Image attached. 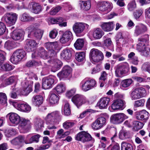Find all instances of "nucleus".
I'll use <instances>...</instances> for the list:
<instances>
[{"label": "nucleus", "instance_id": "nucleus-31", "mask_svg": "<svg viewBox=\"0 0 150 150\" xmlns=\"http://www.w3.org/2000/svg\"><path fill=\"white\" fill-rule=\"evenodd\" d=\"M26 141L25 137L22 135H19L11 140L10 141L11 144L14 145H19L21 143Z\"/></svg>", "mask_w": 150, "mask_h": 150}, {"label": "nucleus", "instance_id": "nucleus-60", "mask_svg": "<svg viewBox=\"0 0 150 150\" xmlns=\"http://www.w3.org/2000/svg\"><path fill=\"white\" fill-rule=\"evenodd\" d=\"M6 133L7 136L9 137L15 135L16 134L17 132L15 129L12 128L8 129Z\"/></svg>", "mask_w": 150, "mask_h": 150}, {"label": "nucleus", "instance_id": "nucleus-21", "mask_svg": "<svg viewBox=\"0 0 150 150\" xmlns=\"http://www.w3.org/2000/svg\"><path fill=\"white\" fill-rule=\"evenodd\" d=\"M61 117L60 113L57 111H56L48 114L46 117V120L48 122H54L55 120H59Z\"/></svg>", "mask_w": 150, "mask_h": 150}, {"label": "nucleus", "instance_id": "nucleus-47", "mask_svg": "<svg viewBox=\"0 0 150 150\" xmlns=\"http://www.w3.org/2000/svg\"><path fill=\"white\" fill-rule=\"evenodd\" d=\"M140 98L145 97L147 95L146 91L145 88L140 87L136 88Z\"/></svg>", "mask_w": 150, "mask_h": 150}, {"label": "nucleus", "instance_id": "nucleus-8", "mask_svg": "<svg viewBox=\"0 0 150 150\" xmlns=\"http://www.w3.org/2000/svg\"><path fill=\"white\" fill-rule=\"evenodd\" d=\"M128 117L123 113H119L113 114L110 117L111 122L115 124H119L122 122Z\"/></svg>", "mask_w": 150, "mask_h": 150}, {"label": "nucleus", "instance_id": "nucleus-3", "mask_svg": "<svg viewBox=\"0 0 150 150\" xmlns=\"http://www.w3.org/2000/svg\"><path fill=\"white\" fill-rule=\"evenodd\" d=\"M45 46L48 50V53L52 57H55L60 49L59 43L57 42L46 43Z\"/></svg>", "mask_w": 150, "mask_h": 150}, {"label": "nucleus", "instance_id": "nucleus-23", "mask_svg": "<svg viewBox=\"0 0 150 150\" xmlns=\"http://www.w3.org/2000/svg\"><path fill=\"white\" fill-rule=\"evenodd\" d=\"M10 122L15 125H17L20 121L21 117L17 114L15 113H10L7 114Z\"/></svg>", "mask_w": 150, "mask_h": 150}, {"label": "nucleus", "instance_id": "nucleus-25", "mask_svg": "<svg viewBox=\"0 0 150 150\" xmlns=\"http://www.w3.org/2000/svg\"><path fill=\"white\" fill-rule=\"evenodd\" d=\"M29 122L28 120L23 118H21L18 124L19 129L20 130H24L25 132L28 131L29 128Z\"/></svg>", "mask_w": 150, "mask_h": 150}, {"label": "nucleus", "instance_id": "nucleus-7", "mask_svg": "<svg viewBox=\"0 0 150 150\" xmlns=\"http://www.w3.org/2000/svg\"><path fill=\"white\" fill-rule=\"evenodd\" d=\"M17 15L13 13H6L2 17V20L5 21L8 25H14L17 19Z\"/></svg>", "mask_w": 150, "mask_h": 150}, {"label": "nucleus", "instance_id": "nucleus-43", "mask_svg": "<svg viewBox=\"0 0 150 150\" xmlns=\"http://www.w3.org/2000/svg\"><path fill=\"white\" fill-rule=\"evenodd\" d=\"M80 85L82 90L84 91H87L91 89L86 81V79L81 81Z\"/></svg>", "mask_w": 150, "mask_h": 150}, {"label": "nucleus", "instance_id": "nucleus-37", "mask_svg": "<svg viewBox=\"0 0 150 150\" xmlns=\"http://www.w3.org/2000/svg\"><path fill=\"white\" fill-rule=\"evenodd\" d=\"M23 34L22 31L19 30H15L13 31L11 35V38L15 40H19L22 37Z\"/></svg>", "mask_w": 150, "mask_h": 150}, {"label": "nucleus", "instance_id": "nucleus-42", "mask_svg": "<svg viewBox=\"0 0 150 150\" xmlns=\"http://www.w3.org/2000/svg\"><path fill=\"white\" fill-rule=\"evenodd\" d=\"M84 45V40L83 39H78L74 43V45L76 50H80L83 47Z\"/></svg>", "mask_w": 150, "mask_h": 150}, {"label": "nucleus", "instance_id": "nucleus-56", "mask_svg": "<svg viewBox=\"0 0 150 150\" xmlns=\"http://www.w3.org/2000/svg\"><path fill=\"white\" fill-rule=\"evenodd\" d=\"M145 101V99H143L136 100L135 101L134 106L136 107L143 106Z\"/></svg>", "mask_w": 150, "mask_h": 150}, {"label": "nucleus", "instance_id": "nucleus-57", "mask_svg": "<svg viewBox=\"0 0 150 150\" xmlns=\"http://www.w3.org/2000/svg\"><path fill=\"white\" fill-rule=\"evenodd\" d=\"M6 100L7 97L6 94L4 93H0V104L6 103Z\"/></svg>", "mask_w": 150, "mask_h": 150}, {"label": "nucleus", "instance_id": "nucleus-58", "mask_svg": "<svg viewBox=\"0 0 150 150\" xmlns=\"http://www.w3.org/2000/svg\"><path fill=\"white\" fill-rule=\"evenodd\" d=\"M64 110V114L65 115L67 116L70 114L71 111L69 103H67L65 104Z\"/></svg>", "mask_w": 150, "mask_h": 150}, {"label": "nucleus", "instance_id": "nucleus-50", "mask_svg": "<svg viewBox=\"0 0 150 150\" xmlns=\"http://www.w3.org/2000/svg\"><path fill=\"white\" fill-rule=\"evenodd\" d=\"M130 97L132 100H137L140 98L136 88L131 93Z\"/></svg>", "mask_w": 150, "mask_h": 150}, {"label": "nucleus", "instance_id": "nucleus-35", "mask_svg": "<svg viewBox=\"0 0 150 150\" xmlns=\"http://www.w3.org/2000/svg\"><path fill=\"white\" fill-rule=\"evenodd\" d=\"M49 103L52 105L57 103L59 100V98L57 95L55 93L54 91H51L50 93Z\"/></svg>", "mask_w": 150, "mask_h": 150}, {"label": "nucleus", "instance_id": "nucleus-28", "mask_svg": "<svg viewBox=\"0 0 150 150\" xmlns=\"http://www.w3.org/2000/svg\"><path fill=\"white\" fill-rule=\"evenodd\" d=\"M115 25L113 22H110L103 23L100 25V27L104 31L109 32L113 30Z\"/></svg>", "mask_w": 150, "mask_h": 150}, {"label": "nucleus", "instance_id": "nucleus-5", "mask_svg": "<svg viewBox=\"0 0 150 150\" xmlns=\"http://www.w3.org/2000/svg\"><path fill=\"white\" fill-rule=\"evenodd\" d=\"M72 102L78 108L83 104L89 103V100L83 95L76 94L72 98Z\"/></svg>", "mask_w": 150, "mask_h": 150}, {"label": "nucleus", "instance_id": "nucleus-17", "mask_svg": "<svg viewBox=\"0 0 150 150\" xmlns=\"http://www.w3.org/2000/svg\"><path fill=\"white\" fill-rule=\"evenodd\" d=\"M55 77L50 76L43 80L42 87L45 89H48L52 87L54 82Z\"/></svg>", "mask_w": 150, "mask_h": 150}, {"label": "nucleus", "instance_id": "nucleus-61", "mask_svg": "<svg viewBox=\"0 0 150 150\" xmlns=\"http://www.w3.org/2000/svg\"><path fill=\"white\" fill-rule=\"evenodd\" d=\"M86 81L91 89L96 86V81L94 79H86Z\"/></svg>", "mask_w": 150, "mask_h": 150}, {"label": "nucleus", "instance_id": "nucleus-2", "mask_svg": "<svg viewBox=\"0 0 150 150\" xmlns=\"http://www.w3.org/2000/svg\"><path fill=\"white\" fill-rule=\"evenodd\" d=\"M129 69L127 64L117 65L115 68V74L117 77L122 78L127 75Z\"/></svg>", "mask_w": 150, "mask_h": 150}, {"label": "nucleus", "instance_id": "nucleus-24", "mask_svg": "<svg viewBox=\"0 0 150 150\" xmlns=\"http://www.w3.org/2000/svg\"><path fill=\"white\" fill-rule=\"evenodd\" d=\"M110 101V99L107 97L101 98L98 101L97 105L100 109L106 108Z\"/></svg>", "mask_w": 150, "mask_h": 150}, {"label": "nucleus", "instance_id": "nucleus-30", "mask_svg": "<svg viewBox=\"0 0 150 150\" xmlns=\"http://www.w3.org/2000/svg\"><path fill=\"white\" fill-rule=\"evenodd\" d=\"M17 109L20 111L28 112L30 111L31 107L28 104L20 103L17 104Z\"/></svg>", "mask_w": 150, "mask_h": 150}, {"label": "nucleus", "instance_id": "nucleus-44", "mask_svg": "<svg viewBox=\"0 0 150 150\" xmlns=\"http://www.w3.org/2000/svg\"><path fill=\"white\" fill-rule=\"evenodd\" d=\"M75 56L76 60L79 62H83L85 60V54L84 52L76 53Z\"/></svg>", "mask_w": 150, "mask_h": 150}, {"label": "nucleus", "instance_id": "nucleus-1", "mask_svg": "<svg viewBox=\"0 0 150 150\" xmlns=\"http://www.w3.org/2000/svg\"><path fill=\"white\" fill-rule=\"evenodd\" d=\"M149 39V35H145L139 39V42L137 45V49L141 55L146 57L150 56V49L148 47L146 46L148 44Z\"/></svg>", "mask_w": 150, "mask_h": 150}, {"label": "nucleus", "instance_id": "nucleus-12", "mask_svg": "<svg viewBox=\"0 0 150 150\" xmlns=\"http://www.w3.org/2000/svg\"><path fill=\"white\" fill-rule=\"evenodd\" d=\"M112 4L109 2L103 1L98 4V9L101 11L107 13L109 12L112 8Z\"/></svg>", "mask_w": 150, "mask_h": 150}, {"label": "nucleus", "instance_id": "nucleus-27", "mask_svg": "<svg viewBox=\"0 0 150 150\" xmlns=\"http://www.w3.org/2000/svg\"><path fill=\"white\" fill-rule=\"evenodd\" d=\"M51 22L53 24H58L61 27H66L67 26V23L65 21V19L62 17H59L51 19Z\"/></svg>", "mask_w": 150, "mask_h": 150}, {"label": "nucleus", "instance_id": "nucleus-48", "mask_svg": "<svg viewBox=\"0 0 150 150\" xmlns=\"http://www.w3.org/2000/svg\"><path fill=\"white\" fill-rule=\"evenodd\" d=\"M122 150H133L132 145L126 142H122L121 144Z\"/></svg>", "mask_w": 150, "mask_h": 150}, {"label": "nucleus", "instance_id": "nucleus-63", "mask_svg": "<svg viewBox=\"0 0 150 150\" xmlns=\"http://www.w3.org/2000/svg\"><path fill=\"white\" fill-rule=\"evenodd\" d=\"M134 128L137 130L142 129L144 126V124L141 122L138 121H135L134 122Z\"/></svg>", "mask_w": 150, "mask_h": 150}, {"label": "nucleus", "instance_id": "nucleus-49", "mask_svg": "<svg viewBox=\"0 0 150 150\" xmlns=\"http://www.w3.org/2000/svg\"><path fill=\"white\" fill-rule=\"evenodd\" d=\"M128 133L127 131L121 130L119 133V138L122 140L128 138Z\"/></svg>", "mask_w": 150, "mask_h": 150}, {"label": "nucleus", "instance_id": "nucleus-59", "mask_svg": "<svg viewBox=\"0 0 150 150\" xmlns=\"http://www.w3.org/2000/svg\"><path fill=\"white\" fill-rule=\"evenodd\" d=\"M132 82V79H128L124 80L122 82V85L124 87H127L129 86Z\"/></svg>", "mask_w": 150, "mask_h": 150}, {"label": "nucleus", "instance_id": "nucleus-36", "mask_svg": "<svg viewBox=\"0 0 150 150\" xmlns=\"http://www.w3.org/2000/svg\"><path fill=\"white\" fill-rule=\"evenodd\" d=\"M147 30L146 27L142 24H139L136 27L135 34L138 36L145 32Z\"/></svg>", "mask_w": 150, "mask_h": 150}, {"label": "nucleus", "instance_id": "nucleus-32", "mask_svg": "<svg viewBox=\"0 0 150 150\" xmlns=\"http://www.w3.org/2000/svg\"><path fill=\"white\" fill-rule=\"evenodd\" d=\"M79 4L81 10L84 11H88L91 8V1L89 0L87 1H80Z\"/></svg>", "mask_w": 150, "mask_h": 150}, {"label": "nucleus", "instance_id": "nucleus-19", "mask_svg": "<svg viewBox=\"0 0 150 150\" xmlns=\"http://www.w3.org/2000/svg\"><path fill=\"white\" fill-rule=\"evenodd\" d=\"M149 113L145 110L136 112V118L139 120H143L146 122L149 118Z\"/></svg>", "mask_w": 150, "mask_h": 150}, {"label": "nucleus", "instance_id": "nucleus-41", "mask_svg": "<svg viewBox=\"0 0 150 150\" xmlns=\"http://www.w3.org/2000/svg\"><path fill=\"white\" fill-rule=\"evenodd\" d=\"M43 121L40 118H36L34 121V126L36 129L38 130L43 127Z\"/></svg>", "mask_w": 150, "mask_h": 150}, {"label": "nucleus", "instance_id": "nucleus-20", "mask_svg": "<svg viewBox=\"0 0 150 150\" xmlns=\"http://www.w3.org/2000/svg\"><path fill=\"white\" fill-rule=\"evenodd\" d=\"M37 45L36 41L32 39H27L25 42V49L28 52L33 51Z\"/></svg>", "mask_w": 150, "mask_h": 150}, {"label": "nucleus", "instance_id": "nucleus-29", "mask_svg": "<svg viewBox=\"0 0 150 150\" xmlns=\"http://www.w3.org/2000/svg\"><path fill=\"white\" fill-rule=\"evenodd\" d=\"M104 34V32L101 29L96 28L93 29L92 35L94 39L98 40L100 39Z\"/></svg>", "mask_w": 150, "mask_h": 150}, {"label": "nucleus", "instance_id": "nucleus-6", "mask_svg": "<svg viewBox=\"0 0 150 150\" xmlns=\"http://www.w3.org/2000/svg\"><path fill=\"white\" fill-rule=\"evenodd\" d=\"M90 56L91 60L94 62H98L103 59V55L102 52L95 48L91 50Z\"/></svg>", "mask_w": 150, "mask_h": 150}, {"label": "nucleus", "instance_id": "nucleus-46", "mask_svg": "<svg viewBox=\"0 0 150 150\" xmlns=\"http://www.w3.org/2000/svg\"><path fill=\"white\" fill-rule=\"evenodd\" d=\"M20 20L21 21L23 22L30 21L33 20L34 18L29 16L28 14L24 13L21 16Z\"/></svg>", "mask_w": 150, "mask_h": 150}, {"label": "nucleus", "instance_id": "nucleus-51", "mask_svg": "<svg viewBox=\"0 0 150 150\" xmlns=\"http://www.w3.org/2000/svg\"><path fill=\"white\" fill-rule=\"evenodd\" d=\"M75 123V121L68 120L63 124V126L64 128L68 129L73 126Z\"/></svg>", "mask_w": 150, "mask_h": 150}, {"label": "nucleus", "instance_id": "nucleus-13", "mask_svg": "<svg viewBox=\"0 0 150 150\" xmlns=\"http://www.w3.org/2000/svg\"><path fill=\"white\" fill-rule=\"evenodd\" d=\"M88 25L86 24L83 23H76L72 27L73 30L76 34L81 33L85 28H88Z\"/></svg>", "mask_w": 150, "mask_h": 150}, {"label": "nucleus", "instance_id": "nucleus-52", "mask_svg": "<svg viewBox=\"0 0 150 150\" xmlns=\"http://www.w3.org/2000/svg\"><path fill=\"white\" fill-rule=\"evenodd\" d=\"M143 12V10L141 8L135 10L133 14L134 18L137 20L139 19L142 15Z\"/></svg>", "mask_w": 150, "mask_h": 150}, {"label": "nucleus", "instance_id": "nucleus-18", "mask_svg": "<svg viewBox=\"0 0 150 150\" xmlns=\"http://www.w3.org/2000/svg\"><path fill=\"white\" fill-rule=\"evenodd\" d=\"M36 54L44 59L52 57H50V54H49L48 52L47 53L43 48H40L37 52L33 53L32 55V58H35Z\"/></svg>", "mask_w": 150, "mask_h": 150}, {"label": "nucleus", "instance_id": "nucleus-10", "mask_svg": "<svg viewBox=\"0 0 150 150\" xmlns=\"http://www.w3.org/2000/svg\"><path fill=\"white\" fill-rule=\"evenodd\" d=\"M75 138L76 140L83 143L90 141L92 139L91 135L84 131L79 133L76 135Z\"/></svg>", "mask_w": 150, "mask_h": 150}, {"label": "nucleus", "instance_id": "nucleus-33", "mask_svg": "<svg viewBox=\"0 0 150 150\" xmlns=\"http://www.w3.org/2000/svg\"><path fill=\"white\" fill-rule=\"evenodd\" d=\"M17 80V76H11L8 78L5 79L4 82L1 84V87H5L8 85H11Z\"/></svg>", "mask_w": 150, "mask_h": 150}, {"label": "nucleus", "instance_id": "nucleus-53", "mask_svg": "<svg viewBox=\"0 0 150 150\" xmlns=\"http://www.w3.org/2000/svg\"><path fill=\"white\" fill-rule=\"evenodd\" d=\"M137 6L135 0L130 2L127 5V8L129 11H132L136 8Z\"/></svg>", "mask_w": 150, "mask_h": 150}, {"label": "nucleus", "instance_id": "nucleus-39", "mask_svg": "<svg viewBox=\"0 0 150 150\" xmlns=\"http://www.w3.org/2000/svg\"><path fill=\"white\" fill-rule=\"evenodd\" d=\"M41 136L39 134H37L32 136L29 140L25 141L26 144H31L33 143H37L39 141V138Z\"/></svg>", "mask_w": 150, "mask_h": 150}, {"label": "nucleus", "instance_id": "nucleus-11", "mask_svg": "<svg viewBox=\"0 0 150 150\" xmlns=\"http://www.w3.org/2000/svg\"><path fill=\"white\" fill-rule=\"evenodd\" d=\"M106 119L103 116H100L92 123V127L95 129H98L105 125L106 124Z\"/></svg>", "mask_w": 150, "mask_h": 150}, {"label": "nucleus", "instance_id": "nucleus-62", "mask_svg": "<svg viewBox=\"0 0 150 150\" xmlns=\"http://www.w3.org/2000/svg\"><path fill=\"white\" fill-rule=\"evenodd\" d=\"M53 61L54 64V66L57 69H59L62 66V63L59 60L57 59H54Z\"/></svg>", "mask_w": 150, "mask_h": 150}, {"label": "nucleus", "instance_id": "nucleus-14", "mask_svg": "<svg viewBox=\"0 0 150 150\" xmlns=\"http://www.w3.org/2000/svg\"><path fill=\"white\" fill-rule=\"evenodd\" d=\"M5 59L6 57L3 54L0 53V69L4 71H9L13 69V67L9 64H2Z\"/></svg>", "mask_w": 150, "mask_h": 150}, {"label": "nucleus", "instance_id": "nucleus-45", "mask_svg": "<svg viewBox=\"0 0 150 150\" xmlns=\"http://www.w3.org/2000/svg\"><path fill=\"white\" fill-rule=\"evenodd\" d=\"M15 47L14 42L10 40H8L5 42L4 45V48L8 50L13 49Z\"/></svg>", "mask_w": 150, "mask_h": 150}, {"label": "nucleus", "instance_id": "nucleus-55", "mask_svg": "<svg viewBox=\"0 0 150 150\" xmlns=\"http://www.w3.org/2000/svg\"><path fill=\"white\" fill-rule=\"evenodd\" d=\"M43 32L40 29H37L34 33V36L37 39H40L42 36Z\"/></svg>", "mask_w": 150, "mask_h": 150}, {"label": "nucleus", "instance_id": "nucleus-4", "mask_svg": "<svg viewBox=\"0 0 150 150\" xmlns=\"http://www.w3.org/2000/svg\"><path fill=\"white\" fill-rule=\"evenodd\" d=\"M25 52L23 50L18 49L14 52L10 58L11 62L13 64H17L25 57Z\"/></svg>", "mask_w": 150, "mask_h": 150}, {"label": "nucleus", "instance_id": "nucleus-38", "mask_svg": "<svg viewBox=\"0 0 150 150\" xmlns=\"http://www.w3.org/2000/svg\"><path fill=\"white\" fill-rule=\"evenodd\" d=\"M65 89V86L64 85L60 83L58 84L52 91H54V93L56 91L58 93H60L64 92Z\"/></svg>", "mask_w": 150, "mask_h": 150}, {"label": "nucleus", "instance_id": "nucleus-15", "mask_svg": "<svg viewBox=\"0 0 150 150\" xmlns=\"http://www.w3.org/2000/svg\"><path fill=\"white\" fill-rule=\"evenodd\" d=\"M125 102L123 99H116L111 105L113 110H122L125 107Z\"/></svg>", "mask_w": 150, "mask_h": 150}, {"label": "nucleus", "instance_id": "nucleus-16", "mask_svg": "<svg viewBox=\"0 0 150 150\" xmlns=\"http://www.w3.org/2000/svg\"><path fill=\"white\" fill-rule=\"evenodd\" d=\"M72 69L68 66H65L63 68L62 71L58 73L57 75L60 79L67 78L71 75Z\"/></svg>", "mask_w": 150, "mask_h": 150}, {"label": "nucleus", "instance_id": "nucleus-26", "mask_svg": "<svg viewBox=\"0 0 150 150\" xmlns=\"http://www.w3.org/2000/svg\"><path fill=\"white\" fill-rule=\"evenodd\" d=\"M72 51L69 48L64 49L60 54L61 58L64 60H67L71 59Z\"/></svg>", "mask_w": 150, "mask_h": 150}, {"label": "nucleus", "instance_id": "nucleus-9", "mask_svg": "<svg viewBox=\"0 0 150 150\" xmlns=\"http://www.w3.org/2000/svg\"><path fill=\"white\" fill-rule=\"evenodd\" d=\"M33 82L32 81L25 80L22 83L21 94L24 96L28 95L32 91V86Z\"/></svg>", "mask_w": 150, "mask_h": 150}, {"label": "nucleus", "instance_id": "nucleus-54", "mask_svg": "<svg viewBox=\"0 0 150 150\" xmlns=\"http://www.w3.org/2000/svg\"><path fill=\"white\" fill-rule=\"evenodd\" d=\"M112 45V41L111 39L110 38H108L103 41V45L105 47L109 48Z\"/></svg>", "mask_w": 150, "mask_h": 150}, {"label": "nucleus", "instance_id": "nucleus-64", "mask_svg": "<svg viewBox=\"0 0 150 150\" xmlns=\"http://www.w3.org/2000/svg\"><path fill=\"white\" fill-rule=\"evenodd\" d=\"M142 68L145 70L150 74V63L146 62L143 64L142 66Z\"/></svg>", "mask_w": 150, "mask_h": 150}, {"label": "nucleus", "instance_id": "nucleus-40", "mask_svg": "<svg viewBox=\"0 0 150 150\" xmlns=\"http://www.w3.org/2000/svg\"><path fill=\"white\" fill-rule=\"evenodd\" d=\"M30 4L32 6V12L36 14H38L41 11L42 8L41 6L38 3L33 2Z\"/></svg>", "mask_w": 150, "mask_h": 150}, {"label": "nucleus", "instance_id": "nucleus-22", "mask_svg": "<svg viewBox=\"0 0 150 150\" xmlns=\"http://www.w3.org/2000/svg\"><path fill=\"white\" fill-rule=\"evenodd\" d=\"M73 39V35L72 32L69 30L65 32L60 39V42L63 44Z\"/></svg>", "mask_w": 150, "mask_h": 150}, {"label": "nucleus", "instance_id": "nucleus-34", "mask_svg": "<svg viewBox=\"0 0 150 150\" xmlns=\"http://www.w3.org/2000/svg\"><path fill=\"white\" fill-rule=\"evenodd\" d=\"M43 99V97L41 95L34 96L32 99V102L34 105L38 106L42 103Z\"/></svg>", "mask_w": 150, "mask_h": 150}]
</instances>
